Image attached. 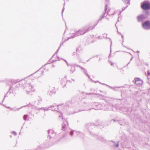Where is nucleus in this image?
<instances>
[{"instance_id": "11", "label": "nucleus", "mask_w": 150, "mask_h": 150, "mask_svg": "<svg viewBox=\"0 0 150 150\" xmlns=\"http://www.w3.org/2000/svg\"><path fill=\"white\" fill-rule=\"evenodd\" d=\"M13 90H14L15 91L16 90V88H15L14 87V86H13Z\"/></svg>"}, {"instance_id": "3", "label": "nucleus", "mask_w": 150, "mask_h": 150, "mask_svg": "<svg viewBox=\"0 0 150 150\" xmlns=\"http://www.w3.org/2000/svg\"><path fill=\"white\" fill-rule=\"evenodd\" d=\"M89 28H89L87 29H81L77 32V34L79 35H83L87 31H88L89 30Z\"/></svg>"}, {"instance_id": "8", "label": "nucleus", "mask_w": 150, "mask_h": 150, "mask_svg": "<svg viewBox=\"0 0 150 150\" xmlns=\"http://www.w3.org/2000/svg\"><path fill=\"white\" fill-rule=\"evenodd\" d=\"M11 110L15 111L19 110V108H18L13 107V108H11Z\"/></svg>"}, {"instance_id": "5", "label": "nucleus", "mask_w": 150, "mask_h": 150, "mask_svg": "<svg viewBox=\"0 0 150 150\" xmlns=\"http://www.w3.org/2000/svg\"><path fill=\"white\" fill-rule=\"evenodd\" d=\"M11 83L13 85V86H17V85L16 84V83L19 82V81L18 79H12L11 80Z\"/></svg>"}, {"instance_id": "4", "label": "nucleus", "mask_w": 150, "mask_h": 150, "mask_svg": "<svg viewBox=\"0 0 150 150\" xmlns=\"http://www.w3.org/2000/svg\"><path fill=\"white\" fill-rule=\"evenodd\" d=\"M134 80L135 83L137 85H140L142 84V81L140 79L136 78Z\"/></svg>"}, {"instance_id": "9", "label": "nucleus", "mask_w": 150, "mask_h": 150, "mask_svg": "<svg viewBox=\"0 0 150 150\" xmlns=\"http://www.w3.org/2000/svg\"><path fill=\"white\" fill-rule=\"evenodd\" d=\"M11 133L12 134H13L14 136H16L17 135V133L15 131H12Z\"/></svg>"}, {"instance_id": "2", "label": "nucleus", "mask_w": 150, "mask_h": 150, "mask_svg": "<svg viewBox=\"0 0 150 150\" xmlns=\"http://www.w3.org/2000/svg\"><path fill=\"white\" fill-rule=\"evenodd\" d=\"M142 27L145 29H150V21H147L142 24Z\"/></svg>"}, {"instance_id": "1", "label": "nucleus", "mask_w": 150, "mask_h": 150, "mask_svg": "<svg viewBox=\"0 0 150 150\" xmlns=\"http://www.w3.org/2000/svg\"><path fill=\"white\" fill-rule=\"evenodd\" d=\"M141 7L144 10L150 9V3L147 2H144L141 4Z\"/></svg>"}, {"instance_id": "7", "label": "nucleus", "mask_w": 150, "mask_h": 150, "mask_svg": "<svg viewBox=\"0 0 150 150\" xmlns=\"http://www.w3.org/2000/svg\"><path fill=\"white\" fill-rule=\"evenodd\" d=\"M12 88V87L11 86H10V89L7 92V93H6V94L4 96V99L3 100V101H4V99H5V98L6 97H7L8 96H7V94L9 92V94H10V93H11V91H10V90L11 89V88Z\"/></svg>"}, {"instance_id": "13", "label": "nucleus", "mask_w": 150, "mask_h": 150, "mask_svg": "<svg viewBox=\"0 0 150 150\" xmlns=\"http://www.w3.org/2000/svg\"><path fill=\"white\" fill-rule=\"evenodd\" d=\"M16 88H18V86L16 87Z\"/></svg>"}, {"instance_id": "6", "label": "nucleus", "mask_w": 150, "mask_h": 150, "mask_svg": "<svg viewBox=\"0 0 150 150\" xmlns=\"http://www.w3.org/2000/svg\"><path fill=\"white\" fill-rule=\"evenodd\" d=\"M144 19V17L142 16H139L137 17L138 20L139 22L143 20Z\"/></svg>"}, {"instance_id": "10", "label": "nucleus", "mask_w": 150, "mask_h": 150, "mask_svg": "<svg viewBox=\"0 0 150 150\" xmlns=\"http://www.w3.org/2000/svg\"><path fill=\"white\" fill-rule=\"evenodd\" d=\"M7 107V108L10 109L11 110V108H10L9 107Z\"/></svg>"}, {"instance_id": "12", "label": "nucleus", "mask_w": 150, "mask_h": 150, "mask_svg": "<svg viewBox=\"0 0 150 150\" xmlns=\"http://www.w3.org/2000/svg\"><path fill=\"white\" fill-rule=\"evenodd\" d=\"M10 138H11L12 137V136H11V135H10Z\"/></svg>"}]
</instances>
